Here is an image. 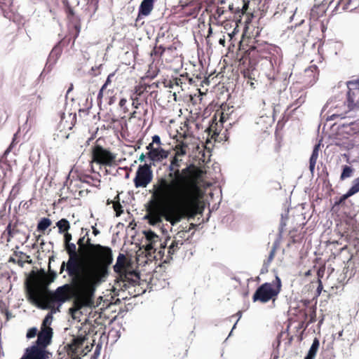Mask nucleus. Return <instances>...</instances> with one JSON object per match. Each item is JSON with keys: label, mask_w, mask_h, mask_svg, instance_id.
Listing matches in <instances>:
<instances>
[{"label": "nucleus", "mask_w": 359, "mask_h": 359, "mask_svg": "<svg viewBox=\"0 0 359 359\" xmlns=\"http://www.w3.org/2000/svg\"><path fill=\"white\" fill-rule=\"evenodd\" d=\"M140 103L133 102L132 105L135 109H138L140 106Z\"/></svg>", "instance_id": "338daca9"}, {"label": "nucleus", "mask_w": 359, "mask_h": 359, "mask_svg": "<svg viewBox=\"0 0 359 359\" xmlns=\"http://www.w3.org/2000/svg\"><path fill=\"white\" fill-rule=\"evenodd\" d=\"M74 28L76 29V37L78 36V35L79 34V32H80V25H74Z\"/></svg>", "instance_id": "13d9d810"}, {"label": "nucleus", "mask_w": 359, "mask_h": 359, "mask_svg": "<svg viewBox=\"0 0 359 359\" xmlns=\"http://www.w3.org/2000/svg\"><path fill=\"white\" fill-rule=\"evenodd\" d=\"M353 195L351 194H350V192L348 191H347V192L344 194H343L339 200L338 201H336L335 202V205H339L342 203H344L348 198L352 196Z\"/></svg>", "instance_id": "f704fd0d"}, {"label": "nucleus", "mask_w": 359, "mask_h": 359, "mask_svg": "<svg viewBox=\"0 0 359 359\" xmlns=\"http://www.w3.org/2000/svg\"><path fill=\"white\" fill-rule=\"evenodd\" d=\"M182 160L175 156H172L170 158V163H172L175 168L180 169L181 167V162Z\"/></svg>", "instance_id": "7c9ffc66"}, {"label": "nucleus", "mask_w": 359, "mask_h": 359, "mask_svg": "<svg viewBox=\"0 0 359 359\" xmlns=\"http://www.w3.org/2000/svg\"><path fill=\"white\" fill-rule=\"evenodd\" d=\"M348 191L352 195H354L359 191V177L353 181L352 185Z\"/></svg>", "instance_id": "c85d7f7f"}, {"label": "nucleus", "mask_w": 359, "mask_h": 359, "mask_svg": "<svg viewBox=\"0 0 359 359\" xmlns=\"http://www.w3.org/2000/svg\"><path fill=\"white\" fill-rule=\"evenodd\" d=\"M353 172V169L351 166L345 165L342 166V172L340 175V180H344L346 178L351 177L352 176Z\"/></svg>", "instance_id": "5701e85b"}, {"label": "nucleus", "mask_w": 359, "mask_h": 359, "mask_svg": "<svg viewBox=\"0 0 359 359\" xmlns=\"http://www.w3.org/2000/svg\"><path fill=\"white\" fill-rule=\"evenodd\" d=\"M57 311H58L57 309H51V311L47 313L45 318H43L42 324L43 325H50L53 319V314L54 313H56Z\"/></svg>", "instance_id": "cd10ccee"}, {"label": "nucleus", "mask_w": 359, "mask_h": 359, "mask_svg": "<svg viewBox=\"0 0 359 359\" xmlns=\"http://www.w3.org/2000/svg\"><path fill=\"white\" fill-rule=\"evenodd\" d=\"M104 90V89H102V86L101 88L100 89L99 92H98V94H97V100H98L102 99Z\"/></svg>", "instance_id": "5fc2aeb1"}, {"label": "nucleus", "mask_w": 359, "mask_h": 359, "mask_svg": "<svg viewBox=\"0 0 359 359\" xmlns=\"http://www.w3.org/2000/svg\"><path fill=\"white\" fill-rule=\"evenodd\" d=\"M65 11L67 13V18L69 20H72V18L75 15V13H74V9L72 8V7L71 6H68V7H67V8H65Z\"/></svg>", "instance_id": "c9c22d12"}, {"label": "nucleus", "mask_w": 359, "mask_h": 359, "mask_svg": "<svg viewBox=\"0 0 359 359\" xmlns=\"http://www.w3.org/2000/svg\"><path fill=\"white\" fill-rule=\"evenodd\" d=\"M37 334V328L35 327H33L32 328H29L27 332L26 337L27 339H32L34 338Z\"/></svg>", "instance_id": "72a5a7b5"}, {"label": "nucleus", "mask_w": 359, "mask_h": 359, "mask_svg": "<svg viewBox=\"0 0 359 359\" xmlns=\"http://www.w3.org/2000/svg\"><path fill=\"white\" fill-rule=\"evenodd\" d=\"M153 179V172L149 165L144 163L139 165L133 180L136 188L146 187Z\"/></svg>", "instance_id": "6e6552de"}, {"label": "nucleus", "mask_w": 359, "mask_h": 359, "mask_svg": "<svg viewBox=\"0 0 359 359\" xmlns=\"http://www.w3.org/2000/svg\"><path fill=\"white\" fill-rule=\"evenodd\" d=\"M187 147V144H185L184 143H182L180 145L177 146L174 156H177V157L185 156L187 154V151H186L185 148Z\"/></svg>", "instance_id": "a878e982"}, {"label": "nucleus", "mask_w": 359, "mask_h": 359, "mask_svg": "<svg viewBox=\"0 0 359 359\" xmlns=\"http://www.w3.org/2000/svg\"><path fill=\"white\" fill-rule=\"evenodd\" d=\"M154 144L152 142L149 143L147 147H146V149L148 150V152L147 153H150L151 151H153L154 150H156V147H154Z\"/></svg>", "instance_id": "de8ad7c7"}, {"label": "nucleus", "mask_w": 359, "mask_h": 359, "mask_svg": "<svg viewBox=\"0 0 359 359\" xmlns=\"http://www.w3.org/2000/svg\"><path fill=\"white\" fill-rule=\"evenodd\" d=\"M93 160L97 164L111 166L115 161L116 155L100 144L92 148Z\"/></svg>", "instance_id": "0eeeda50"}, {"label": "nucleus", "mask_w": 359, "mask_h": 359, "mask_svg": "<svg viewBox=\"0 0 359 359\" xmlns=\"http://www.w3.org/2000/svg\"><path fill=\"white\" fill-rule=\"evenodd\" d=\"M71 288L69 284H65L62 286L58 287L53 293H52V302L57 303V308L56 309L57 311H60V308L62 305L69 301L71 299V297L67 293Z\"/></svg>", "instance_id": "1a4fd4ad"}, {"label": "nucleus", "mask_w": 359, "mask_h": 359, "mask_svg": "<svg viewBox=\"0 0 359 359\" xmlns=\"http://www.w3.org/2000/svg\"><path fill=\"white\" fill-rule=\"evenodd\" d=\"M86 243L87 246L97 250L100 257L90 262L84 273L87 278L93 280L97 284H100L106 280L109 266L113 263L112 250L108 246L92 243L90 238L86 239Z\"/></svg>", "instance_id": "f257e3e1"}, {"label": "nucleus", "mask_w": 359, "mask_h": 359, "mask_svg": "<svg viewBox=\"0 0 359 359\" xmlns=\"http://www.w3.org/2000/svg\"><path fill=\"white\" fill-rule=\"evenodd\" d=\"M153 144H161V137L159 135H154L153 137H152V142H151Z\"/></svg>", "instance_id": "79ce46f5"}, {"label": "nucleus", "mask_w": 359, "mask_h": 359, "mask_svg": "<svg viewBox=\"0 0 359 359\" xmlns=\"http://www.w3.org/2000/svg\"><path fill=\"white\" fill-rule=\"evenodd\" d=\"M23 355L27 359H48L50 353L46 348L34 343L25 349Z\"/></svg>", "instance_id": "9d476101"}, {"label": "nucleus", "mask_w": 359, "mask_h": 359, "mask_svg": "<svg viewBox=\"0 0 359 359\" xmlns=\"http://www.w3.org/2000/svg\"><path fill=\"white\" fill-rule=\"evenodd\" d=\"M154 0H142L138 9V17L149 15L154 8Z\"/></svg>", "instance_id": "4468645a"}, {"label": "nucleus", "mask_w": 359, "mask_h": 359, "mask_svg": "<svg viewBox=\"0 0 359 359\" xmlns=\"http://www.w3.org/2000/svg\"><path fill=\"white\" fill-rule=\"evenodd\" d=\"M146 157H147V154H144V153H142L140 154V156H139L138 161H140V162H144V161H145Z\"/></svg>", "instance_id": "4d7b16f0"}, {"label": "nucleus", "mask_w": 359, "mask_h": 359, "mask_svg": "<svg viewBox=\"0 0 359 359\" xmlns=\"http://www.w3.org/2000/svg\"><path fill=\"white\" fill-rule=\"evenodd\" d=\"M85 241H86L85 236H82V237L79 238V239L77 241V245H79V248H82L83 247Z\"/></svg>", "instance_id": "49530a36"}, {"label": "nucleus", "mask_w": 359, "mask_h": 359, "mask_svg": "<svg viewBox=\"0 0 359 359\" xmlns=\"http://www.w3.org/2000/svg\"><path fill=\"white\" fill-rule=\"evenodd\" d=\"M82 231L86 230V232L85 233V235L83 236H85V239H86L87 238H88V235H89V230H88L87 229H84V228H82L81 229Z\"/></svg>", "instance_id": "e2e57ef3"}, {"label": "nucleus", "mask_w": 359, "mask_h": 359, "mask_svg": "<svg viewBox=\"0 0 359 359\" xmlns=\"http://www.w3.org/2000/svg\"><path fill=\"white\" fill-rule=\"evenodd\" d=\"M80 310V307L75 308L74 306L69 309V313L72 316V317L75 319L76 316L75 314Z\"/></svg>", "instance_id": "ea45409f"}, {"label": "nucleus", "mask_w": 359, "mask_h": 359, "mask_svg": "<svg viewBox=\"0 0 359 359\" xmlns=\"http://www.w3.org/2000/svg\"><path fill=\"white\" fill-rule=\"evenodd\" d=\"M50 278H47L46 277H45L42 283L43 286H44V287L47 290L48 288V286L55 280L57 276L56 271L53 270H50Z\"/></svg>", "instance_id": "393cba45"}, {"label": "nucleus", "mask_w": 359, "mask_h": 359, "mask_svg": "<svg viewBox=\"0 0 359 359\" xmlns=\"http://www.w3.org/2000/svg\"><path fill=\"white\" fill-rule=\"evenodd\" d=\"M169 155V151L165 150L161 147L156 148V150L150 153H147V156L150 161H158L161 162L163 160L167 158Z\"/></svg>", "instance_id": "ddd939ff"}, {"label": "nucleus", "mask_w": 359, "mask_h": 359, "mask_svg": "<svg viewBox=\"0 0 359 359\" xmlns=\"http://www.w3.org/2000/svg\"><path fill=\"white\" fill-rule=\"evenodd\" d=\"M56 226L58 228V233L62 234L69 230L70 223L66 218H62L56 222Z\"/></svg>", "instance_id": "a211bd4d"}, {"label": "nucleus", "mask_w": 359, "mask_h": 359, "mask_svg": "<svg viewBox=\"0 0 359 359\" xmlns=\"http://www.w3.org/2000/svg\"><path fill=\"white\" fill-rule=\"evenodd\" d=\"M346 85L348 89L359 88V79L348 81H347Z\"/></svg>", "instance_id": "473e14b6"}, {"label": "nucleus", "mask_w": 359, "mask_h": 359, "mask_svg": "<svg viewBox=\"0 0 359 359\" xmlns=\"http://www.w3.org/2000/svg\"><path fill=\"white\" fill-rule=\"evenodd\" d=\"M191 167L192 165L190 164L182 170L180 169L182 178L177 180V186L175 189L174 201L186 203L191 195L194 193V183L188 175Z\"/></svg>", "instance_id": "7ed1b4c3"}, {"label": "nucleus", "mask_w": 359, "mask_h": 359, "mask_svg": "<svg viewBox=\"0 0 359 359\" xmlns=\"http://www.w3.org/2000/svg\"><path fill=\"white\" fill-rule=\"evenodd\" d=\"M156 163H158V161H150L149 163H147V165H149V168L151 169L152 166H156Z\"/></svg>", "instance_id": "bf43d9fd"}, {"label": "nucleus", "mask_w": 359, "mask_h": 359, "mask_svg": "<svg viewBox=\"0 0 359 359\" xmlns=\"http://www.w3.org/2000/svg\"><path fill=\"white\" fill-rule=\"evenodd\" d=\"M194 193H193L189 200L186 201V203L179 202L176 201H159L162 204L164 205H176L180 208L181 210V215L177 216L173 220H170V219H166L167 221H169L171 224L173 226L175 224L180 222L182 219L187 218L188 220H191L194 219L196 212L192 207V202L194 201Z\"/></svg>", "instance_id": "39448f33"}, {"label": "nucleus", "mask_w": 359, "mask_h": 359, "mask_svg": "<svg viewBox=\"0 0 359 359\" xmlns=\"http://www.w3.org/2000/svg\"><path fill=\"white\" fill-rule=\"evenodd\" d=\"M146 239L149 241V245L151 248H154V245L158 241V236L152 230H147L144 231Z\"/></svg>", "instance_id": "f3484780"}, {"label": "nucleus", "mask_w": 359, "mask_h": 359, "mask_svg": "<svg viewBox=\"0 0 359 359\" xmlns=\"http://www.w3.org/2000/svg\"><path fill=\"white\" fill-rule=\"evenodd\" d=\"M126 102H127V100L126 98L123 97L120 100L118 104L121 107H123L126 105Z\"/></svg>", "instance_id": "6e6d98bb"}, {"label": "nucleus", "mask_w": 359, "mask_h": 359, "mask_svg": "<svg viewBox=\"0 0 359 359\" xmlns=\"http://www.w3.org/2000/svg\"><path fill=\"white\" fill-rule=\"evenodd\" d=\"M323 283H322V281L319 279L318 280V285L317 287V289H316V293L318 295H320L321 292H322V290H323Z\"/></svg>", "instance_id": "a18cd8bd"}, {"label": "nucleus", "mask_w": 359, "mask_h": 359, "mask_svg": "<svg viewBox=\"0 0 359 359\" xmlns=\"http://www.w3.org/2000/svg\"><path fill=\"white\" fill-rule=\"evenodd\" d=\"M13 147V142L9 145V147L6 149L8 153H10Z\"/></svg>", "instance_id": "0e129e2a"}, {"label": "nucleus", "mask_w": 359, "mask_h": 359, "mask_svg": "<svg viewBox=\"0 0 359 359\" xmlns=\"http://www.w3.org/2000/svg\"><path fill=\"white\" fill-rule=\"evenodd\" d=\"M320 143L317 144L314 146L312 154L309 158V170L311 171V175H313V172L315 169V166L316 164V161L318 157V153L320 149Z\"/></svg>", "instance_id": "2eb2a0df"}, {"label": "nucleus", "mask_w": 359, "mask_h": 359, "mask_svg": "<svg viewBox=\"0 0 359 359\" xmlns=\"http://www.w3.org/2000/svg\"><path fill=\"white\" fill-rule=\"evenodd\" d=\"M90 264L87 266V267L82 269L78 262V257H69L67 262H62L60 266V273H62L64 271H66L67 275L74 280H76L78 277L82 273V275L88 280L92 281L96 285L97 284L93 280H91L87 278L85 275V270L88 267Z\"/></svg>", "instance_id": "423d86ee"}, {"label": "nucleus", "mask_w": 359, "mask_h": 359, "mask_svg": "<svg viewBox=\"0 0 359 359\" xmlns=\"http://www.w3.org/2000/svg\"><path fill=\"white\" fill-rule=\"evenodd\" d=\"M119 195H117L114 198V203L113 204V208L116 212V216L119 217L123 212V206L121 205Z\"/></svg>", "instance_id": "b1692460"}, {"label": "nucleus", "mask_w": 359, "mask_h": 359, "mask_svg": "<svg viewBox=\"0 0 359 359\" xmlns=\"http://www.w3.org/2000/svg\"><path fill=\"white\" fill-rule=\"evenodd\" d=\"M285 226H286V222L282 219L280 223V226H279V229H278L280 236H281L282 233H283L284 228H285Z\"/></svg>", "instance_id": "c03bdc74"}, {"label": "nucleus", "mask_w": 359, "mask_h": 359, "mask_svg": "<svg viewBox=\"0 0 359 359\" xmlns=\"http://www.w3.org/2000/svg\"><path fill=\"white\" fill-rule=\"evenodd\" d=\"M92 229H93V233L95 235V236H97L100 233V230H98L97 228H96V224H95L94 226H91Z\"/></svg>", "instance_id": "603ef678"}, {"label": "nucleus", "mask_w": 359, "mask_h": 359, "mask_svg": "<svg viewBox=\"0 0 359 359\" xmlns=\"http://www.w3.org/2000/svg\"><path fill=\"white\" fill-rule=\"evenodd\" d=\"M270 262H268V261L265 260L263 263V265L260 270V274H264L268 272L269 266L270 265Z\"/></svg>", "instance_id": "4c0bfd02"}, {"label": "nucleus", "mask_w": 359, "mask_h": 359, "mask_svg": "<svg viewBox=\"0 0 359 359\" xmlns=\"http://www.w3.org/2000/svg\"><path fill=\"white\" fill-rule=\"evenodd\" d=\"M84 306H85V304H83V303H81V302H79V301H74V306H74V307H75V308H79V307H80V309H82Z\"/></svg>", "instance_id": "09e8293b"}, {"label": "nucleus", "mask_w": 359, "mask_h": 359, "mask_svg": "<svg viewBox=\"0 0 359 359\" xmlns=\"http://www.w3.org/2000/svg\"><path fill=\"white\" fill-rule=\"evenodd\" d=\"M158 50H159L158 48L156 49V48H154V49L151 52V55H152L153 54H154V55L158 54L160 53V52H158Z\"/></svg>", "instance_id": "774afa93"}, {"label": "nucleus", "mask_w": 359, "mask_h": 359, "mask_svg": "<svg viewBox=\"0 0 359 359\" xmlns=\"http://www.w3.org/2000/svg\"><path fill=\"white\" fill-rule=\"evenodd\" d=\"M351 89H349L348 91L347 92V99H348V101L349 102L353 103L354 102V100H353V98L351 96Z\"/></svg>", "instance_id": "3c124183"}, {"label": "nucleus", "mask_w": 359, "mask_h": 359, "mask_svg": "<svg viewBox=\"0 0 359 359\" xmlns=\"http://www.w3.org/2000/svg\"><path fill=\"white\" fill-rule=\"evenodd\" d=\"M319 346L320 341L316 337L314 338L306 355L304 357V359H314L319 348Z\"/></svg>", "instance_id": "dca6fc26"}, {"label": "nucleus", "mask_w": 359, "mask_h": 359, "mask_svg": "<svg viewBox=\"0 0 359 359\" xmlns=\"http://www.w3.org/2000/svg\"><path fill=\"white\" fill-rule=\"evenodd\" d=\"M101 348H102L101 344L97 345L93 355L90 357V359H97L98 356L100 354Z\"/></svg>", "instance_id": "e433bc0d"}, {"label": "nucleus", "mask_w": 359, "mask_h": 359, "mask_svg": "<svg viewBox=\"0 0 359 359\" xmlns=\"http://www.w3.org/2000/svg\"><path fill=\"white\" fill-rule=\"evenodd\" d=\"M168 173L157 177L151 191L157 201H174L177 188V180L182 178L180 169L170 163L167 168Z\"/></svg>", "instance_id": "f03ea898"}, {"label": "nucleus", "mask_w": 359, "mask_h": 359, "mask_svg": "<svg viewBox=\"0 0 359 359\" xmlns=\"http://www.w3.org/2000/svg\"><path fill=\"white\" fill-rule=\"evenodd\" d=\"M6 230L8 231V233L9 235H11V224H9L7 227H6Z\"/></svg>", "instance_id": "69168bd1"}, {"label": "nucleus", "mask_w": 359, "mask_h": 359, "mask_svg": "<svg viewBox=\"0 0 359 359\" xmlns=\"http://www.w3.org/2000/svg\"><path fill=\"white\" fill-rule=\"evenodd\" d=\"M26 295L27 300L36 307L48 310L50 309L49 304H44L41 301V293L39 290L31 288L29 286L26 287Z\"/></svg>", "instance_id": "9b49d317"}, {"label": "nucleus", "mask_w": 359, "mask_h": 359, "mask_svg": "<svg viewBox=\"0 0 359 359\" xmlns=\"http://www.w3.org/2000/svg\"><path fill=\"white\" fill-rule=\"evenodd\" d=\"M281 280L278 276H276L273 283H264L259 285L252 295L254 302H260L266 303L275 297L278 296L281 290Z\"/></svg>", "instance_id": "20e7f679"}, {"label": "nucleus", "mask_w": 359, "mask_h": 359, "mask_svg": "<svg viewBox=\"0 0 359 359\" xmlns=\"http://www.w3.org/2000/svg\"><path fill=\"white\" fill-rule=\"evenodd\" d=\"M135 276H136V278H137L136 280H131L129 278L126 277L125 281H126V282H128L129 283H131L133 285H135L137 282V280L140 278V275L137 273H135Z\"/></svg>", "instance_id": "a19ab883"}, {"label": "nucleus", "mask_w": 359, "mask_h": 359, "mask_svg": "<svg viewBox=\"0 0 359 359\" xmlns=\"http://www.w3.org/2000/svg\"><path fill=\"white\" fill-rule=\"evenodd\" d=\"M62 4L65 6V8H67V7H68V6H70L68 0H62Z\"/></svg>", "instance_id": "052dcab7"}, {"label": "nucleus", "mask_w": 359, "mask_h": 359, "mask_svg": "<svg viewBox=\"0 0 359 359\" xmlns=\"http://www.w3.org/2000/svg\"><path fill=\"white\" fill-rule=\"evenodd\" d=\"M145 219H149V224L150 225H152V226H154L160 222H162V218L160 215H154V216H149V215H146L144 217Z\"/></svg>", "instance_id": "bb28decb"}, {"label": "nucleus", "mask_w": 359, "mask_h": 359, "mask_svg": "<svg viewBox=\"0 0 359 359\" xmlns=\"http://www.w3.org/2000/svg\"><path fill=\"white\" fill-rule=\"evenodd\" d=\"M65 248L69 257H79V255L76 250V245L75 243H67L65 245Z\"/></svg>", "instance_id": "6ab92c4d"}, {"label": "nucleus", "mask_w": 359, "mask_h": 359, "mask_svg": "<svg viewBox=\"0 0 359 359\" xmlns=\"http://www.w3.org/2000/svg\"><path fill=\"white\" fill-rule=\"evenodd\" d=\"M52 224L51 220L48 217L41 218L37 224V231H44L46 230Z\"/></svg>", "instance_id": "aec40b11"}, {"label": "nucleus", "mask_w": 359, "mask_h": 359, "mask_svg": "<svg viewBox=\"0 0 359 359\" xmlns=\"http://www.w3.org/2000/svg\"><path fill=\"white\" fill-rule=\"evenodd\" d=\"M161 51L159 53V54L161 55L163 54V53L165 52V48H163L162 46H160L158 48Z\"/></svg>", "instance_id": "680f3d73"}, {"label": "nucleus", "mask_w": 359, "mask_h": 359, "mask_svg": "<svg viewBox=\"0 0 359 359\" xmlns=\"http://www.w3.org/2000/svg\"><path fill=\"white\" fill-rule=\"evenodd\" d=\"M88 339V334L84 335L79 334L74 337L72 339V344L76 347L80 348Z\"/></svg>", "instance_id": "4be33fe9"}, {"label": "nucleus", "mask_w": 359, "mask_h": 359, "mask_svg": "<svg viewBox=\"0 0 359 359\" xmlns=\"http://www.w3.org/2000/svg\"><path fill=\"white\" fill-rule=\"evenodd\" d=\"M53 329L51 327L42 329L37 335L34 344L44 348L50 344L53 337Z\"/></svg>", "instance_id": "f8f14e48"}, {"label": "nucleus", "mask_w": 359, "mask_h": 359, "mask_svg": "<svg viewBox=\"0 0 359 359\" xmlns=\"http://www.w3.org/2000/svg\"><path fill=\"white\" fill-rule=\"evenodd\" d=\"M278 241H276L274 242V243L273 244V247L270 251V253L269 255V257L267 259L266 261H268V262H271L272 260L274 258V256H275V252H276V248L278 247Z\"/></svg>", "instance_id": "2f4dec72"}, {"label": "nucleus", "mask_w": 359, "mask_h": 359, "mask_svg": "<svg viewBox=\"0 0 359 359\" xmlns=\"http://www.w3.org/2000/svg\"><path fill=\"white\" fill-rule=\"evenodd\" d=\"M126 259L124 254L120 253L117 257L116 264L114 265L113 269L116 273H121V269L123 266V260Z\"/></svg>", "instance_id": "412c9836"}, {"label": "nucleus", "mask_w": 359, "mask_h": 359, "mask_svg": "<svg viewBox=\"0 0 359 359\" xmlns=\"http://www.w3.org/2000/svg\"><path fill=\"white\" fill-rule=\"evenodd\" d=\"M62 234L64 235V244L66 245L67 243H71V241L72 239V235L68 231L63 233Z\"/></svg>", "instance_id": "58836bf2"}, {"label": "nucleus", "mask_w": 359, "mask_h": 359, "mask_svg": "<svg viewBox=\"0 0 359 359\" xmlns=\"http://www.w3.org/2000/svg\"><path fill=\"white\" fill-rule=\"evenodd\" d=\"M9 154V153L5 150L3 155L0 158V162L4 163L6 161L7 156Z\"/></svg>", "instance_id": "8fccbe9b"}, {"label": "nucleus", "mask_w": 359, "mask_h": 359, "mask_svg": "<svg viewBox=\"0 0 359 359\" xmlns=\"http://www.w3.org/2000/svg\"><path fill=\"white\" fill-rule=\"evenodd\" d=\"M339 115L337 114H332L331 116H329L327 118V121H334L337 117H339Z\"/></svg>", "instance_id": "864d4df0"}, {"label": "nucleus", "mask_w": 359, "mask_h": 359, "mask_svg": "<svg viewBox=\"0 0 359 359\" xmlns=\"http://www.w3.org/2000/svg\"><path fill=\"white\" fill-rule=\"evenodd\" d=\"M182 242L180 241H172L168 248V253L171 255L174 254L175 250L179 248V245H182Z\"/></svg>", "instance_id": "c756f323"}, {"label": "nucleus", "mask_w": 359, "mask_h": 359, "mask_svg": "<svg viewBox=\"0 0 359 359\" xmlns=\"http://www.w3.org/2000/svg\"><path fill=\"white\" fill-rule=\"evenodd\" d=\"M114 76V74H110L107 76L104 83L102 85V89H105L107 86L111 83V77Z\"/></svg>", "instance_id": "37998d69"}]
</instances>
